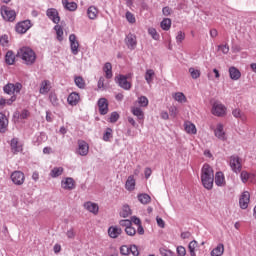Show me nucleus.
<instances>
[{"label":"nucleus","instance_id":"obj_43","mask_svg":"<svg viewBox=\"0 0 256 256\" xmlns=\"http://www.w3.org/2000/svg\"><path fill=\"white\" fill-rule=\"evenodd\" d=\"M75 85L76 87H78L79 89H85V80L83 79V77L78 76L75 78Z\"/></svg>","mask_w":256,"mask_h":256},{"label":"nucleus","instance_id":"obj_35","mask_svg":"<svg viewBox=\"0 0 256 256\" xmlns=\"http://www.w3.org/2000/svg\"><path fill=\"white\" fill-rule=\"evenodd\" d=\"M87 15L89 19H97V15H99V10L95 6H90L87 10Z\"/></svg>","mask_w":256,"mask_h":256},{"label":"nucleus","instance_id":"obj_4","mask_svg":"<svg viewBox=\"0 0 256 256\" xmlns=\"http://www.w3.org/2000/svg\"><path fill=\"white\" fill-rule=\"evenodd\" d=\"M131 74L125 75H118L115 77L116 83L121 87V89H124L125 91H129L132 87L131 82H129L127 79H130Z\"/></svg>","mask_w":256,"mask_h":256},{"label":"nucleus","instance_id":"obj_60","mask_svg":"<svg viewBox=\"0 0 256 256\" xmlns=\"http://www.w3.org/2000/svg\"><path fill=\"white\" fill-rule=\"evenodd\" d=\"M121 255H129L130 254V247L127 245H124L120 248Z\"/></svg>","mask_w":256,"mask_h":256},{"label":"nucleus","instance_id":"obj_24","mask_svg":"<svg viewBox=\"0 0 256 256\" xmlns=\"http://www.w3.org/2000/svg\"><path fill=\"white\" fill-rule=\"evenodd\" d=\"M184 129L188 135H197V127L190 121L184 123Z\"/></svg>","mask_w":256,"mask_h":256},{"label":"nucleus","instance_id":"obj_30","mask_svg":"<svg viewBox=\"0 0 256 256\" xmlns=\"http://www.w3.org/2000/svg\"><path fill=\"white\" fill-rule=\"evenodd\" d=\"M232 115L233 117H235V119H240L241 121H243V123H245V121H247V115H245V113L241 112V109L236 108L232 111Z\"/></svg>","mask_w":256,"mask_h":256},{"label":"nucleus","instance_id":"obj_16","mask_svg":"<svg viewBox=\"0 0 256 256\" xmlns=\"http://www.w3.org/2000/svg\"><path fill=\"white\" fill-rule=\"evenodd\" d=\"M62 189L73 191L75 189V180L71 177L64 178L61 182Z\"/></svg>","mask_w":256,"mask_h":256},{"label":"nucleus","instance_id":"obj_11","mask_svg":"<svg viewBox=\"0 0 256 256\" xmlns=\"http://www.w3.org/2000/svg\"><path fill=\"white\" fill-rule=\"evenodd\" d=\"M77 154L81 155V157H86V155H89V144L84 140H78Z\"/></svg>","mask_w":256,"mask_h":256},{"label":"nucleus","instance_id":"obj_9","mask_svg":"<svg viewBox=\"0 0 256 256\" xmlns=\"http://www.w3.org/2000/svg\"><path fill=\"white\" fill-rule=\"evenodd\" d=\"M10 149L13 155H17L18 153H22L23 145L21 144V142H19L18 138H13L10 141Z\"/></svg>","mask_w":256,"mask_h":256},{"label":"nucleus","instance_id":"obj_57","mask_svg":"<svg viewBox=\"0 0 256 256\" xmlns=\"http://www.w3.org/2000/svg\"><path fill=\"white\" fill-rule=\"evenodd\" d=\"M109 119L110 123H117V121H119V113L112 112Z\"/></svg>","mask_w":256,"mask_h":256},{"label":"nucleus","instance_id":"obj_36","mask_svg":"<svg viewBox=\"0 0 256 256\" xmlns=\"http://www.w3.org/2000/svg\"><path fill=\"white\" fill-rule=\"evenodd\" d=\"M131 214H132L131 207H129V205L127 204L123 205L120 210V217L127 218Z\"/></svg>","mask_w":256,"mask_h":256},{"label":"nucleus","instance_id":"obj_44","mask_svg":"<svg viewBox=\"0 0 256 256\" xmlns=\"http://www.w3.org/2000/svg\"><path fill=\"white\" fill-rule=\"evenodd\" d=\"M189 73L192 79H199L201 77V70L195 68H189Z\"/></svg>","mask_w":256,"mask_h":256},{"label":"nucleus","instance_id":"obj_42","mask_svg":"<svg viewBox=\"0 0 256 256\" xmlns=\"http://www.w3.org/2000/svg\"><path fill=\"white\" fill-rule=\"evenodd\" d=\"M153 77H155V71H153V69H148L145 74V79L149 85L150 83H153Z\"/></svg>","mask_w":256,"mask_h":256},{"label":"nucleus","instance_id":"obj_10","mask_svg":"<svg viewBox=\"0 0 256 256\" xmlns=\"http://www.w3.org/2000/svg\"><path fill=\"white\" fill-rule=\"evenodd\" d=\"M32 24H31V20H24L22 22H19L16 25V32L23 34V33H27V31H29V29H31Z\"/></svg>","mask_w":256,"mask_h":256},{"label":"nucleus","instance_id":"obj_25","mask_svg":"<svg viewBox=\"0 0 256 256\" xmlns=\"http://www.w3.org/2000/svg\"><path fill=\"white\" fill-rule=\"evenodd\" d=\"M229 75L232 81H239V79H241V71L234 66L229 68Z\"/></svg>","mask_w":256,"mask_h":256},{"label":"nucleus","instance_id":"obj_38","mask_svg":"<svg viewBox=\"0 0 256 256\" xmlns=\"http://www.w3.org/2000/svg\"><path fill=\"white\" fill-rule=\"evenodd\" d=\"M197 247H199V243H197L196 240H193L189 243L188 249L190 251V256H197V253L195 252Z\"/></svg>","mask_w":256,"mask_h":256},{"label":"nucleus","instance_id":"obj_21","mask_svg":"<svg viewBox=\"0 0 256 256\" xmlns=\"http://www.w3.org/2000/svg\"><path fill=\"white\" fill-rule=\"evenodd\" d=\"M131 113L134 114L135 117H137L139 123H143L145 121V113L143 110L139 107H132Z\"/></svg>","mask_w":256,"mask_h":256},{"label":"nucleus","instance_id":"obj_50","mask_svg":"<svg viewBox=\"0 0 256 256\" xmlns=\"http://www.w3.org/2000/svg\"><path fill=\"white\" fill-rule=\"evenodd\" d=\"M125 233L130 237H135V235L137 234V230L131 225L128 228H125Z\"/></svg>","mask_w":256,"mask_h":256},{"label":"nucleus","instance_id":"obj_39","mask_svg":"<svg viewBox=\"0 0 256 256\" xmlns=\"http://www.w3.org/2000/svg\"><path fill=\"white\" fill-rule=\"evenodd\" d=\"M63 175V167H55L50 172V177L55 179L56 177H61Z\"/></svg>","mask_w":256,"mask_h":256},{"label":"nucleus","instance_id":"obj_54","mask_svg":"<svg viewBox=\"0 0 256 256\" xmlns=\"http://www.w3.org/2000/svg\"><path fill=\"white\" fill-rule=\"evenodd\" d=\"M30 115H31V113L29 112V110L24 109L18 115V119H29Z\"/></svg>","mask_w":256,"mask_h":256},{"label":"nucleus","instance_id":"obj_19","mask_svg":"<svg viewBox=\"0 0 256 256\" xmlns=\"http://www.w3.org/2000/svg\"><path fill=\"white\" fill-rule=\"evenodd\" d=\"M67 101H68V105L75 107V105H78L79 101H81V96L77 92H72L69 94Z\"/></svg>","mask_w":256,"mask_h":256},{"label":"nucleus","instance_id":"obj_22","mask_svg":"<svg viewBox=\"0 0 256 256\" xmlns=\"http://www.w3.org/2000/svg\"><path fill=\"white\" fill-rule=\"evenodd\" d=\"M50 91H51V81L49 80L42 81L40 84L39 93L41 95H47V93H49Z\"/></svg>","mask_w":256,"mask_h":256},{"label":"nucleus","instance_id":"obj_52","mask_svg":"<svg viewBox=\"0 0 256 256\" xmlns=\"http://www.w3.org/2000/svg\"><path fill=\"white\" fill-rule=\"evenodd\" d=\"M250 175H251V173H249L247 171H242L240 174V179H241L242 183H247L249 181Z\"/></svg>","mask_w":256,"mask_h":256},{"label":"nucleus","instance_id":"obj_56","mask_svg":"<svg viewBox=\"0 0 256 256\" xmlns=\"http://www.w3.org/2000/svg\"><path fill=\"white\" fill-rule=\"evenodd\" d=\"M169 113H170V117L175 118L179 114V109H177L176 106H171L169 108Z\"/></svg>","mask_w":256,"mask_h":256},{"label":"nucleus","instance_id":"obj_59","mask_svg":"<svg viewBox=\"0 0 256 256\" xmlns=\"http://www.w3.org/2000/svg\"><path fill=\"white\" fill-rule=\"evenodd\" d=\"M126 19H127L128 23H135V21H136L135 15H133V13H131V12H126Z\"/></svg>","mask_w":256,"mask_h":256},{"label":"nucleus","instance_id":"obj_48","mask_svg":"<svg viewBox=\"0 0 256 256\" xmlns=\"http://www.w3.org/2000/svg\"><path fill=\"white\" fill-rule=\"evenodd\" d=\"M138 104L140 107H147L149 105V99L145 96H141L138 98Z\"/></svg>","mask_w":256,"mask_h":256},{"label":"nucleus","instance_id":"obj_61","mask_svg":"<svg viewBox=\"0 0 256 256\" xmlns=\"http://www.w3.org/2000/svg\"><path fill=\"white\" fill-rule=\"evenodd\" d=\"M130 254H132L133 256H139V249L136 245L130 246Z\"/></svg>","mask_w":256,"mask_h":256},{"label":"nucleus","instance_id":"obj_17","mask_svg":"<svg viewBox=\"0 0 256 256\" xmlns=\"http://www.w3.org/2000/svg\"><path fill=\"white\" fill-rule=\"evenodd\" d=\"M69 41L73 55H77L79 53V41H77V36H75V34H71L69 36Z\"/></svg>","mask_w":256,"mask_h":256},{"label":"nucleus","instance_id":"obj_2","mask_svg":"<svg viewBox=\"0 0 256 256\" xmlns=\"http://www.w3.org/2000/svg\"><path fill=\"white\" fill-rule=\"evenodd\" d=\"M16 57L22 59L26 65H33V63L37 61V55L35 54V51L26 46L20 48L17 51Z\"/></svg>","mask_w":256,"mask_h":256},{"label":"nucleus","instance_id":"obj_53","mask_svg":"<svg viewBox=\"0 0 256 256\" xmlns=\"http://www.w3.org/2000/svg\"><path fill=\"white\" fill-rule=\"evenodd\" d=\"M120 227H125V229H128V227H131L132 221L129 219H124L119 221Z\"/></svg>","mask_w":256,"mask_h":256},{"label":"nucleus","instance_id":"obj_47","mask_svg":"<svg viewBox=\"0 0 256 256\" xmlns=\"http://www.w3.org/2000/svg\"><path fill=\"white\" fill-rule=\"evenodd\" d=\"M113 137V129L107 128L104 135H103V141H109Z\"/></svg>","mask_w":256,"mask_h":256},{"label":"nucleus","instance_id":"obj_27","mask_svg":"<svg viewBox=\"0 0 256 256\" xmlns=\"http://www.w3.org/2000/svg\"><path fill=\"white\" fill-rule=\"evenodd\" d=\"M225 253V245L223 243H219L211 252V256H223Z\"/></svg>","mask_w":256,"mask_h":256},{"label":"nucleus","instance_id":"obj_12","mask_svg":"<svg viewBox=\"0 0 256 256\" xmlns=\"http://www.w3.org/2000/svg\"><path fill=\"white\" fill-rule=\"evenodd\" d=\"M251 201V194L249 191H244L239 199V205L242 209H247L249 207V202Z\"/></svg>","mask_w":256,"mask_h":256},{"label":"nucleus","instance_id":"obj_7","mask_svg":"<svg viewBox=\"0 0 256 256\" xmlns=\"http://www.w3.org/2000/svg\"><path fill=\"white\" fill-rule=\"evenodd\" d=\"M10 179L14 185L21 186L23 183H25V173L22 171L16 170L11 173Z\"/></svg>","mask_w":256,"mask_h":256},{"label":"nucleus","instance_id":"obj_13","mask_svg":"<svg viewBox=\"0 0 256 256\" xmlns=\"http://www.w3.org/2000/svg\"><path fill=\"white\" fill-rule=\"evenodd\" d=\"M46 15L48 18H50L51 21H53V23H55L56 25H59V22L61 21V17H59V12L57 11V9L49 8L46 11Z\"/></svg>","mask_w":256,"mask_h":256},{"label":"nucleus","instance_id":"obj_8","mask_svg":"<svg viewBox=\"0 0 256 256\" xmlns=\"http://www.w3.org/2000/svg\"><path fill=\"white\" fill-rule=\"evenodd\" d=\"M230 167L234 173H241V169H243L241 158H239V156H231Z\"/></svg>","mask_w":256,"mask_h":256},{"label":"nucleus","instance_id":"obj_5","mask_svg":"<svg viewBox=\"0 0 256 256\" xmlns=\"http://www.w3.org/2000/svg\"><path fill=\"white\" fill-rule=\"evenodd\" d=\"M0 13L4 21H10V23H13V21H15L17 17V13H15L14 10H11V8L7 6H2L0 9Z\"/></svg>","mask_w":256,"mask_h":256},{"label":"nucleus","instance_id":"obj_31","mask_svg":"<svg viewBox=\"0 0 256 256\" xmlns=\"http://www.w3.org/2000/svg\"><path fill=\"white\" fill-rule=\"evenodd\" d=\"M62 5L67 11H77V3L69 2V0H62Z\"/></svg>","mask_w":256,"mask_h":256},{"label":"nucleus","instance_id":"obj_62","mask_svg":"<svg viewBox=\"0 0 256 256\" xmlns=\"http://www.w3.org/2000/svg\"><path fill=\"white\" fill-rule=\"evenodd\" d=\"M218 49H220V51H222V53L224 55H227V53H229V45L225 44V45H219Z\"/></svg>","mask_w":256,"mask_h":256},{"label":"nucleus","instance_id":"obj_6","mask_svg":"<svg viewBox=\"0 0 256 256\" xmlns=\"http://www.w3.org/2000/svg\"><path fill=\"white\" fill-rule=\"evenodd\" d=\"M4 93H7V95H15V93H21V89H23V85L19 82L13 84L8 83L4 86Z\"/></svg>","mask_w":256,"mask_h":256},{"label":"nucleus","instance_id":"obj_37","mask_svg":"<svg viewBox=\"0 0 256 256\" xmlns=\"http://www.w3.org/2000/svg\"><path fill=\"white\" fill-rule=\"evenodd\" d=\"M5 63L7 65H13L15 63V54L13 51H8L5 55Z\"/></svg>","mask_w":256,"mask_h":256},{"label":"nucleus","instance_id":"obj_34","mask_svg":"<svg viewBox=\"0 0 256 256\" xmlns=\"http://www.w3.org/2000/svg\"><path fill=\"white\" fill-rule=\"evenodd\" d=\"M178 103H187V96L183 92H176L172 95Z\"/></svg>","mask_w":256,"mask_h":256},{"label":"nucleus","instance_id":"obj_28","mask_svg":"<svg viewBox=\"0 0 256 256\" xmlns=\"http://www.w3.org/2000/svg\"><path fill=\"white\" fill-rule=\"evenodd\" d=\"M214 181L217 187L225 186V174H223V172H217L215 174Z\"/></svg>","mask_w":256,"mask_h":256},{"label":"nucleus","instance_id":"obj_41","mask_svg":"<svg viewBox=\"0 0 256 256\" xmlns=\"http://www.w3.org/2000/svg\"><path fill=\"white\" fill-rule=\"evenodd\" d=\"M160 27L163 31H169V29H171V19L164 18L160 23Z\"/></svg>","mask_w":256,"mask_h":256},{"label":"nucleus","instance_id":"obj_32","mask_svg":"<svg viewBox=\"0 0 256 256\" xmlns=\"http://www.w3.org/2000/svg\"><path fill=\"white\" fill-rule=\"evenodd\" d=\"M135 185V177L133 175L129 176L125 184L127 191H135Z\"/></svg>","mask_w":256,"mask_h":256},{"label":"nucleus","instance_id":"obj_49","mask_svg":"<svg viewBox=\"0 0 256 256\" xmlns=\"http://www.w3.org/2000/svg\"><path fill=\"white\" fill-rule=\"evenodd\" d=\"M148 33L152 36V39H154L155 41H159L160 36L155 28H149Z\"/></svg>","mask_w":256,"mask_h":256},{"label":"nucleus","instance_id":"obj_55","mask_svg":"<svg viewBox=\"0 0 256 256\" xmlns=\"http://www.w3.org/2000/svg\"><path fill=\"white\" fill-rule=\"evenodd\" d=\"M176 253L178 256H186L187 255V250L183 246H178L176 249Z\"/></svg>","mask_w":256,"mask_h":256},{"label":"nucleus","instance_id":"obj_3","mask_svg":"<svg viewBox=\"0 0 256 256\" xmlns=\"http://www.w3.org/2000/svg\"><path fill=\"white\" fill-rule=\"evenodd\" d=\"M211 113L215 117H225V115H227V107L223 105V103L215 101L212 104Z\"/></svg>","mask_w":256,"mask_h":256},{"label":"nucleus","instance_id":"obj_33","mask_svg":"<svg viewBox=\"0 0 256 256\" xmlns=\"http://www.w3.org/2000/svg\"><path fill=\"white\" fill-rule=\"evenodd\" d=\"M14 101H17V96L13 95L10 99H0V109H3L6 105H12Z\"/></svg>","mask_w":256,"mask_h":256},{"label":"nucleus","instance_id":"obj_20","mask_svg":"<svg viewBox=\"0 0 256 256\" xmlns=\"http://www.w3.org/2000/svg\"><path fill=\"white\" fill-rule=\"evenodd\" d=\"M84 209H86V211H89V213H93V215H97V213H99V205L94 202H85Z\"/></svg>","mask_w":256,"mask_h":256},{"label":"nucleus","instance_id":"obj_63","mask_svg":"<svg viewBox=\"0 0 256 256\" xmlns=\"http://www.w3.org/2000/svg\"><path fill=\"white\" fill-rule=\"evenodd\" d=\"M0 43L3 47H7L9 43V38L7 37V35H4L0 38Z\"/></svg>","mask_w":256,"mask_h":256},{"label":"nucleus","instance_id":"obj_40","mask_svg":"<svg viewBox=\"0 0 256 256\" xmlns=\"http://www.w3.org/2000/svg\"><path fill=\"white\" fill-rule=\"evenodd\" d=\"M138 201H140L142 205H147L151 203V196H149V194H140L138 195Z\"/></svg>","mask_w":256,"mask_h":256},{"label":"nucleus","instance_id":"obj_64","mask_svg":"<svg viewBox=\"0 0 256 256\" xmlns=\"http://www.w3.org/2000/svg\"><path fill=\"white\" fill-rule=\"evenodd\" d=\"M248 181H250V183H256V174L250 173V177Z\"/></svg>","mask_w":256,"mask_h":256},{"label":"nucleus","instance_id":"obj_29","mask_svg":"<svg viewBox=\"0 0 256 256\" xmlns=\"http://www.w3.org/2000/svg\"><path fill=\"white\" fill-rule=\"evenodd\" d=\"M103 71L105 73L106 79H111L113 77V66L111 63L107 62L104 64Z\"/></svg>","mask_w":256,"mask_h":256},{"label":"nucleus","instance_id":"obj_26","mask_svg":"<svg viewBox=\"0 0 256 256\" xmlns=\"http://www.w3.org/2000/svg\"><path fill=\"white\" fill-rule=\"evenodd\" d=\"M8 125L9 120H7V116L0 112V133H5V131H7Z\"/></svg>","mask_w":256,"mask_h":256},{"label":"nucleus","instance_id":"obj_14","mask_svg":"<svg viewBox=\"0 0 256 256\" xmlns=\"http://www.w3.org/2000/svg\"><path fill=\"white\" fill-rule=\"evenodd\" d=\"M125 43L131 51L137 47V36L135 34H128L125 38Z\"/></svg>","mask_w":256,"mask_h":256},{"label":"nucleus","instance_id":"obj_45","mask_svg":"<svg viewBox=\"0 0 256 256\" xmlns=\"http://www.w3.org/2000/svg\"><path fill=\"white\" fill-rule=\"evenodd\" d=\"M54 30L56 31L58 41H63V28L61 25H56Z\"/></svg>","mask_w":256,"mask_h":256},{"label":"nucleus","instance_id":"obj_1","mask_svg":"<svg viewBox=\"0 0 256 256\" xmlns=\"http://www.w3.org/2000/svg\"><path fill=\"white\" fill-rule=\"evenodd\" d=\"M214 181L215 173L213 172V168L209 164H204L201 169V182L204 189L211 191Z\"/></svg>","mask_w":256,"mask_h":256},{"label":"nucleus","instance_id":"obj_23","mask_svg":"<svg viewBox=\"0 0 256 256\" xmlns=\"http://www.w3.org/2000/svg\"><path fill=\"white\" fill-rule=\"evenodd\" d=\"M121 233H123V230L117 226H111L108 228V235L111 239H117Z\"/></svg>","mask_w":256,"mask_h":256},{"label":"nucleus","instance_id":"obj_18","mask_svg":"<svg viewBox=\"0 0 256 256\" xmlns=\"http://www.w3.org/2000/svg\"><path fill=\"white\" fill-rule=\"evenodd\" d=\"M223 129V124H217L216 129L214 130V135L217 139H220V141H227V135Z\"/></svg>","mask_w":256,"mask_h":256},{"label":"nucleus","instance_id":"obj_46","mask_svg":"<svg viewBox=\"0 0 256 256\" xmlns=\"http://www.w3.org/2000/svg\"><path fill=\"white\" fill-rule=\"evenodd\" d=\"M49 99H50L52 105H54V107L59 106V98H57V94L51 92L49 95Z\"/></svg>","mask_w":256,"mask_h":256},{"label":"nucleus","instance_id":"obj_58","mask_svg":"<svg viewBox=\"0 0 256 256\" xmlns=\"http://www.w3.org/2000/svg\"><path fill=\"white\" fill-rule=\"evenodd\" d=\"M176 41L177 43H183V41H185V33L182 31H179L176 36Z\"/></svg>","mask_w":256,"mask_h":256},{"label":"nucleus","instance_id":"obj_51","mask_svg":"<svg viewBox=\"0 0 256 256\" xmlns=\"http://www.w3.org/2000/svg\"><path fill=\"white\" fill-rule=\"evenodd\" d=\"M160 255L162 256H175V252L167 249V248H160Z\"/></svg>","mask_w":256,"mask_h":256},{"label":"nucleus","instance_id":"obj_15","mask_svg":"<svg viewBox=\"0 0 256 256\" xmlns=\"http://www.w3.org/2000/svg\"><path fill=\"white\" fill-rule=\"evenodd\" d=\"M98 109L100 115H107V113H109V102L106 98H100L98 100Z\"/></svg>","mask_w":256,"mask_h":256}]
</instances>
